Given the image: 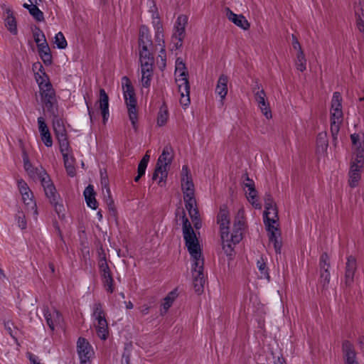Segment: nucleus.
Listing matches in <instances>:
<instances>
[{
	"label": "nucleus",
	"instance_id": "nucleus-1",
	"mask_svg": "<svg viewBox=\"0 0 364 364\" xmlns=\"http://www.w3.org/2000/svg\"><path fill=\"white\" fill-rule=\"evenodd\" d=\"M181 213L183 238L185 240L186 246L188 248L193 261L191 269L193 285L195 291L200 294L203 291L204 284L205 282L203 273V257H202L198 240L189 220L186 217L185 211L182 210Z\"/></svg>",
	"mask_w": 364,
	"mask_h": 364
},
{
	"label": "nucleus",
	"instance_id": "nucleus-2",
	"mask_svg": "<svg viewBox=\"0 0 364 364\" xmlns=\"http://www.w3.org/2000/svg\"><path fill=\"white\" fill-rule=\"evenodd\" d=\"M342 97L338 92L333 93L331 99V133L333 139V144L336 146L338 142V134L341 124L343 120L342 111Z\"/></svg>",
	"mask_w": 364,
	"mask_h": 364
},
{
	"label": "nucleus",
	"instance_id": "nucleus-3",
	"mask_svg": "<svg viewBox=\"0 0 364 364\" xmlns=\"http://www.w3.org/2000/svg\"><path fill=\"white\" fill-rule=\"evenodd\" d=\"M124 98L127 105L129 119L133 128L136 129L137 109L136 98L134 87L129 79L124 76L122 78Z\"/></svg>",
	"mask_w": 364,
	"mask_h": 364
},
{
	"label": "nucleus",
	"instance_id": "nucleus-4",
	"mask_svg": "<svg viewBox=\"0 0 364 364\" xmlns=\"http://www.w3.org/2000/svg\"><path fill=\"white\" fill-rule=\"evenodd\" d=\"M172 148L170 146H166L164 148L162 154L158 159L156 168L153 174L152 179H159L158 183L160 185L164 178L167 177L166 167L171 163L173 159Z\"/></svg>",
	"mask_w": 364,
	"mask_h": 364
},
{
	"label": "nucleus",
	"instance_id": "nucleus-5",
	"mask_svg": "<svg viewBox=\"0 0 364 364\" xmlns=\"http://www.w3.org/2000/svg\"><path fill=\"white\" fill-rule=\"evenodd\" d=\"M40 95L44 108L50 115L58 113V100L52 85L40 89Z\"/></svg>",
	"mask_w": 364,
	"mask_h": 364
},
{
	"label": "nucleus",
	"instance_id": "nucleus-6",
	"mask_svg": "<svg viewBox=\"0 0 364 364\" xmlns=\"http://www.w3.org/2000/svg\"><path fill=\"white\" fill-rule=\"evenodd\" d=\"M188 23V17L186 15H180L176 21L175 32L172 36V42L177 49L182 46L185 37V28Z\"/></svg>",
	"mask_w": 364,
	"mask_h": 364
},
{
	"label": "nucleus",
	"instance_id": "nucleus-7",
	"mask_svg": "<svg viewBox=\"0 0 364 364\" xmlns=\"http://www.w3.org/2000/svg\"><path fill=\"white\" fill-rule=\"evenodd\" d=\"M252 91L254 93L255 100L257 103L258 107L267 119H271L272 117V112L269 102L267 100V96L264 90L262 88L260 89L259 86L256 85Z\"/></svg>",
	"mask_w": 364,
	"mask_h": 364
},
{
	"label": "nucleus",
	"instance_id": "nucleus-8",
	"mask_svg": "<svg viewBox=\"0 0 364 364\" xmlns=\"http://www.w3.org/2000/svg\"><path fill=\"white\" fill-rule=\"evenodd\" d=\"M77 353L80 357V363L86 364L93 355V351L90 343L83 338H80L77 343Z\"/></svg>",
	"mask_w": 364,
	"mask_h": 364
},
{
	"label": "nucleus",
	"instance_id": "nucleus-9",
	"mask_svg": "<svg viewBox=\"0 0 364 364\" xmlns=\"http://www.w3.org/2000/svg\"><path fill=\"white\" fill-rule=\"evenodd\" d=\"M181 188L183 198L194 196V185L189 176L188 168L186 166L182 168Z\"/></svg>",
	"mask_w": 364,
	"mask_h": 364
},
{
	"label": "nucleus",
	"instance_id": "nucleus-10",
	"mask_svg": "<svg viewBox=\"0 0 364 364\" xmlns=\"http://www.w3.org/2000/svg\"><path fill=\"white\" fill-rule=\"evenodd\" d=\"M218 223L220 225V235L225 238L229 234L230 218L229 213L226 210V207L220 208V212L217 217Z\"/></svg>",
	"mask_w": 364,
	"mask_h": 364
},
{
	"label": "nucleus",
	"instance_id": "nucleus-11",
	"mask_svg": "<svg viewBox=\"0 0 364 364\" xmlns=\"http://www.w3.org/2000/svg\"><path fill=\"white\" fill-rule=\"evenodd\" d=\"M33 71L38 70L37 72H35V77L37 83L38 84L39 89L51 85L48 80L47 75L44 72L43 65L40 63H34L33 65Z\"/></svg>",
	"mask_w": 364,
	"mask_h": 364
},
{
	"label": "nucleus",
	"instance_id": "nucleus-12",
	"mask_svg": "<svg viewBox=\"0 0 364 364\" xmlns=\"http://www.w3.org/2000/svg\"><path fill=\"white\" fill-rule=\"evenodd\" d=\"M44 316L49 328L53 331L55 327L60 325L63 321V317L60 313L56 309L49 311L48 309H44Z\"/></svg>",
	"mask_w": 364,
	"mask_h": 364
},
{
	"label": "nucleus",
	"instance_id": "nucleus-13",
	"mask_svg": "<svg viewBox=\"0 0 364 364\" xmlns=\"http://www.w3.org/2000/svg\"><path fill=\"white\" fill-rule=\"evenodd\" d=\"M225 12L228 20L244 30L249 29L250 25L242 15H237L233 13L229 8H225Z\"/></svg>",
	"mask_w": 364,
	"mask_h": 364
},
{
	"label": "nucleus",
	"instance_id": "nucleus-14",
	"mask_svg": "<svg viewBox=\"0 0 364 364\" xmlns=\"http://www.w3.org/2000/svg\"><path fill=\"white\" fill-rule=\"evenodd\" d=\"M357 268L356 260L353 256H349L347 258L346 264V284L350 286L353 282L354 274Z\"/></svg>",
	"mask_w": 364,
	"mask_h": 364
},
{
	"label": "nucleus",
	"instance_id": "nucleus-15",
	"mask_svg": "<svg viewBox=\"0 0 364 364\" xmlns=\"http://www.w3.org/2000/svg\"><path fill=\"white\" fill-rule=\"evenodd\" d=\"M38 124L43 142L46 146L50 147L53 145V140L48 128L42 117L38 118Z\"/></svg>",
	"mask_w": 364,
	"mask_h": 364
},
{
	"label": "nucleus",
	"instance_id": "nucleus-16",
	"mask_svg": "<svg viewBox=\"0 0 364 364\" xmlns=\"http://www.w3.org/2000/svg\"><path fill=\"white\" fill-rule=\"evenodd\" d=\"M342 348L346 364H358L353 346L349 341H344Z\"/></svg>",
	"mask_w": 364,
	"mask_h": 364
},
{
	"label": "nucleus",
	"instance_id": "nucleus-17",
	"mask_svg": "<svg viewBox=\"0 0 364 364\" xmlns=\"http://www.w3.org/2000/svg\"><path fill=\"white\" fill-rule=\"evenodd\" d=\"M44 191L50 203L55 206V210L58 213L61 212L63 209V206L58 203L59 195L56 192L54 185L44 188Z\"/></svg>",
	"mask_w": 364,
	"mask_h": 364
},
{
	"label": "nucleus",
	"instance_id": "nucleus-18",
	"mask_svg": "<svg viewBox=\"0 0 364 364\" xmlns=\"http://www.w3.org/2000/svg\"><path fill=\"white\" fill-rule=\"evenodd\" d=\"M103 117V122L107 120L109 117V97L104 89L100 90V99L97 101Z\"/></svg>",
	"mask_w": 364,
	"mask_h": 364
},
{
	"label": "nucleus",
	"instance_id": "nucleus-19",
	"mask_svg": "<svg viewBox=\"0 0 364 364\" xmlns=\"http://www.w3.org/2000/svg\"><path fill=\"white\" fill-rule=\"evenodd\" d=\"M155 29V41L161 48V53H164L165 42L164 40L163 26L158 17H156L153 21Z\"/></svg>",
	"mask_w": 364,
	"mask_h": 364
},
{
	"label": "nucleus",
	"instance_id": "nucleus-20",
	"mask_svg": "<svg viewBox=\"0 0 364 364\" xmlns=\"http://www.w3.org/2000/svg\"><path fill=\"white\" fill-rule=\"evenodd\" d=\"M139 46V60L141 65L147 63L149 65H153L154 58L151 55L150 49L152 46Z\"/></svg>",
	"mask_w": 364,
	"mask_h": 364
},
{
	"label": "nucleus",
	"instance_id": "nucleus-21",
	"mask_svg": "<svg viewBox=\"0 0 364 364\" xmlns=\"http://www.w3.org/2000/svg\"><path fill=\"white\" fill-rule=\"evenodd\" d=\"M185 205L186 210L188 211V214L192 220L194 221L197 219L198 215V210L196 207V201L194 196L192 197H184Z\"/></svg>",
	"mask_w": 364,
	"mask_h": 364
},
{
	"label": "nucleus",
	"instance_id": "nucleus-22",
	"mask_svg": "<svg viewBox=\"0 0 364 364\" xmlns=\"http://www.w3.org/2000/svg\"><path fill=\"white\" fill-rule=\"evenodd\" d=\"M228 77L225 75H221L218 80L215 92L224 100L228 94Z\"/></svg>",
	"mask_w": 364,
	"mask_h": 364
},
{
	"label": "nucleus",
	"instance_id": "nucleus-23",
	"mask_svg": "<svg viewBox=\"0 0 364 364\" xmlns=\"http://www.w3.org/2000/svg\"><path fill=\"white\" fill-rule=\"evenodd\" d=\"M187 76L188 75L176 76V82L178 87V91L182 96L184 95L188 96V95H190V85Z\"/></svg>",
	"mask_w": 364,
	"mask_h": 364
},
{
	"label": "nucleus",
	"instance_id": "nucleus-24",
	"mask_svg": "<svg viewBox=\"0 0 364 364\" xmlns=\"http://www.w3.org/2000/svg\"><path fill=\"white\" fill-rule=\"evenodd\" d=\"M141 85L144 87H149L151 85V79L152 76V65L147 63L141 65Z\"/></svg>",
	"mask_w": 364,
	"mask_h": 364
},
{
	"label": "nucleus",
	"instance_id": "nucleus-25",
	"mask_svg": "<svg viewBox=\"0 0 364 364\" xmlns=\"http://www.w3.org/2000/svg\"><path fill=\"white\" fill-rule=\"evenodd\" d=\"M6 16L5 18V26L7 29L13 34H17V26H16V21L15 17L14 16V13L10 9H7L6 10Z\"/></svg>",
	"mask_w": 364,
	"mask_h": 364
},
{
	"label": "nucleus",
	"instance_id": "nucleus-26",
	"mask_svg": "<svg viewBox=\"0 0 364 364\" xmlns=\"http://www.w3.org/2000/svg\"><path fill=\"white\" fill-rule=\"evenodd\" d=\"M95 196V193L92 186L89 185L84 191V196L87 205L92 209H96L97 205Z\"/></svg>",
	"mask_w": 364,
	"mask_h": 364
},
{
	"label": "nucleus",
	"instance_id": "nucleus-27",
	"mask_svg": "<svg viewBox=\"0 0 364 364\" xmlns=\"http://www.w3.org/2000/svg\"><path fill=\"white\" fill-rule=\"evenodd\" d=\"M350 139L353 147L355 149L356 155L358 157H363L364 153V141L360 136L357 134H353L350 135Z\"/></svg>",
	"mask_w": 364,
	"mask_h": 364
},
{
	"label": "nucleus",
	"instance_id": "nucleus-28",
	"mask_svg": "<svg viewBox=\"0 0 364 364\" xmlns=\"http://www.w3.org/2000/svg\"><path fill=\"white\" fill-rule=\"evenodd\" d=\"M41 58L46 65H50L52 63V55L48 43L44 45H39L38 48Z\"/></svg>",
	"mask_w": 364,
	"mask_h": 364
},
{
	"label": "nucleus",
	"instance_id": "nucleus-29",
	"mask_svg": "<svg viewBox=\"0 0 364 364\" xmlns=\"http://www.w3.org/2000/svg\"><path fill=\"white\" fill-rule=\"evenodd\" d=\"M22 200L25 205L28 206V208H31V212L32 213L33 217L36 218V215H38L36 203L33 199V193L31 191L26 193V195L22 196Z\"/></svg>",
	"mask_w": 364,
	"mask_h": 364
},
{
	"label": "nucleus",
	"instance_id": "nucleus-30",
	"mask_svg": "<svg viewBox=\"0 0 364 364\" xmlns=\"http://www.w3.org/2000/svg\"><path fill=\"white\" fill-rule=\"evenodd\" d=\"M153 46L149 34V29L145 26H141L139 29V46Z\"/></svg>",
	"mask_w": 364,
	"mask_h": 364
},
{
	"label": "nucleus",
	"instance_id": "nucleus-31",
	"mask_svg": "<svg viewBox=\"0 0 364 364\" xmlns=\"http://www.w3.org/2000/svg\"><path fill=\"white\" fill-rule=\"evenodd\" d=\"M95 327L97 331V334L102 340H106L109 336V328L107 321H102L100 323H96Z\"/></svg>",
	"mask_w": 364,
	"mask_h": 364
},
{
	"label": "nucleus",
	"instance_id": "nucleus-32",
	"mask_svg": "<svg viewBox=\"0 0 364 364\" xmlns=\"http://www.w3.org/2000/svg\"><path fill=\"white\" fill-rule=\"evenodd\" d=\"M264 223L265 225L274 224L276 223L277 218V208H272L271 209H265L264 212Z\"/></svg>",
	"mask_w": 364,
	"mask_h": 364
},
{
	"label": "nucleus",
	"instance_id": "nucleus-33",
	"mask_svg": "<svg viewBox=\"0 0 364 364\" xmlns=\"http://www.w3.org/2000/svg\"><path fill=\"white\" fill-rule=\"evenodd\" d=\"M245 226V210L244 208H240L235 218L233 228L243 230Z\"/></svg>",
	"mask_w": 364,
	"mask_h": 364
},
{
	"label": "nucleus",
	"instance_id": "nucleus-34",
	"mask_svg": "<svg viewBox=\"0 0 364 364\" xmlns=\"http://www.w3.org/2000/svg\"><path fill=\"white\" fill-rule=\"evenodd\" d=\"M245 226V210L244 208H240L235 218L233 228L243 230Z\"/></svg>",
	"mask_w": 364,
	"mask_h": 364
},
{
	"label": "nucleus",
	"instance_id": "nucleus-35",
	"mask_svg": "<svg viewBox=\"0 0 364 364\" xmlns=\"http://www.w3.org/2000/svg\"><path fill=\"white\" fill-rule=\"evenodd\" d=\"M168 118V107L165 104H163L160 107L157 117V124L159 126H164L166 124Z\"/></svg>",
	"mask_w": 364,
	"mask_h": 364
},
{
	"label": "nucleus",
	"instance_id": "nucleus-36",
	"mask_svg": "<svg viewBox=\"0 0 364 364\" xmlns=\"http://www.w3.org/2000/svg\"><path fill=\"white\" fill-rule=\"evenodd\" d=\"M176 298V292L171 291L164 299V302L161 305L162 309H161V314H164L167 312L168 309L171 306L174 299Z\"/></svg>",
	"mask_w": 364,
	"mask_h": 364
},
{
	"label": "nucleus",
	"instance_id": "nucleus-37",
	"mask_svg": "<svg viewBox=\"0 0 364 364\" xmlns=\"http://www.w3.org/2000/svg\"><path fill=\"white\" fill-rule=\"evenodd\" d=\"M245 193L248 201L251 203L255 208H260L261 205L257 200V191L255 188L250 190H245Z\"/></svg>",
	"mask_w": 364,
	"mask_h": 364
},
{
	"label": "nucleus",
	"instance_id": "nucleus-38",
	"mask_svg": "<svg viewBox=\"0 0 364 364\" xmlns=\"http://www.w3.org/2000/svg\"><path fill=\"white\" fill-rule=\"evenodd\" d=\"M23 164L24 168L28 173V175L32 178H36V176H38V172L39 171L40 168L33 167L26 154H23Z\"/></svg>",
	"mask_w": 364,
	"mask_h": 364
},
{
	"label": "nucleus",
	"instance_id": "nucleus-39",
	"mask_svg": "<svg viewBox=\"0 0 364 364\" xmlns=\"http://www.w3.org/2000/svg\"><path fill=\"white\" fill-rule=\"evenodd\" d=\"M36 177L41 181L43 188L53 185L49 176L46 173L45 170L42 167L38 172V176Z\"/></svg>",
	"mask_w": 364,
	"mask_h": 364
},
{
	"label": "nucleus",
	"instance_id": "nucleus-40",
	"mask_svg": "<svg viewBox=\"0 0 364 364\" xmlns=\"http://www.w3.org/2000/svg\"><path fill=\"white\" fill-rule=\"evenodd\" d=\"M64 164L68 174L73 177L75 175V169L73 166V158L69 155L63 156Z\"/></svg>",
	"mask_w": 364,
	"mask_h": 364
},
{
	"label": "nucleus",
	"instance_id": "nucleus-41",
	"mask_svg": "<svg viewBox=\"0 0 364 364\" xmlns=\"http://www.w3.org/2000/svg\"><path fill=\"white\" fill-rule=\"evenodd\" d=\"M316 144L319 149L322 151H326L328 144L327 140V134L326 132H321L318 134Z\"/></svg>",
	"mask_w": 364,
	"mask_h": 364
},
{
	"label": "nucleus",
	"instance_id": "nucleus-42",
	"mask_svg": "<svg viewBox=\"0 0 364 364\" xmlns=\"http://www.w3.org/2000/svg\"><path fill=\"white\" fill-rule=\"evenodd\" d=\"M223 249L225 253L228 256H232L233 252V244L230 239V235L228 234L225 238L221 237Z\"/></svg>",
	"mask_w": 364,
	"mask_h": 364
},
{
	"label": "nucleus",
	"instance_id": "nucleus-43",
	"mask_svg": "<svg viewBox=\"0 0 364 364\" xmlns=\"http://www.w3.org/2000/svg\"><path fill=\"white\" fill-rule=\"evenodd\" d=\"M306 59L305 58V55L303 51H300V53H297L296 59L295 61V65L297 68L301 72H303L306 70Z\"/></svg>",
	"mask_w": 364,
	"mask_h": 364
},
{
	"label": "nucleus",
	"instance_id": "nucleus-44",
	"mask_svg": "<svg viewBox=\"0 0 364 364\" xmlns=\"http://www.w3.org/2000/svg\"><path fill=\"white\" fill-rule=\"evenodd\" d=\"M356 26L358 29L364 33V16L362 9L355 11Z\"/></svg>",
	"mask_w": 364,
	"mask_h": 364
},
{
	"label": "nucleus",
	"instance_id": "nucleus-45",
	"mask_svg": "<svg viewBox=\"0 0 364 364\" xmlns=\"http://www.w3.org/2000/svg\"><path fill=\"white\" fill-rule=\"evenodd\" d=\"M33 38H34L35 42L37 44L38 48L39 47V45H44L46 43H47L44 33L39 28L36 29L35 31L33 32Z\"/></svg>",
	"mask_w": 364,
	"mask_h": 364
},
{
	"label": "nucleus",
	"instance_id": "nucleus-46",
	"mask_svg": "<svg viewBox=\"0 0 364 364\" xmlns=\"http://www.w3.org/2000/svg\"><path fill=\"white\" fill-rule=\"evenodd\" d=\"M175 75L176 76L188 75L185 63L179 58H178L176 62Z\"/></svg>",
	"mask_w": 364,
	"mask_h": 364
},
{
	"label": "nucleus",
	"instance_id": "nucleus-47",
	"mask_svg": "<svg viewBox=\"0 0 364 364\" xmlns=\"http://www.w3.org/2000/svg\"><path fill=\"white\" fill-rule=\"evenodd\" d=\"M257 266L260 272V274H261L260 277H264V278H267V279H269V274L267 272L266 262L262 257H260V259L257 260Z\"/></svg>",
	"mask_w": 364,
	"mask_h": 364
},
{
	"label": "nucleus",
	"instance_id": "nucleus-48",
	"mask_svg": "<svg viewBox=\"0 0 364 364\" xmlns=\"http://www.w3.org/2000/svg\"><path fill=\"white\" fill-rule=\"evenodd\" d=\"M243 230L233 228L232 232L230 236V239L233 245L239 243L242 239Z\"/></svg>",
	"mask_w": 364,
	"mask_h": 364
},
{
	"label": "nucleus",
	"instance_id": "nucleus-49",
	"mask_svg": "<svg viewBox=\"0 0 364 364\" xmlns=\"http://www.w3.org/2000/svg\"><path fill=\"white\" fill-rule=\"evenodd\" d=\"M265 225L269 232V241L272 240L273 239L280 237V232L278 228L274 225V224H269Z\"/></svg>",
	"mask_w": 364,
	"mask_h": 364
},
{
	"label": "nucleus",
	"instance_id": "nucleus-50",
	"mask_svg": "<svg viewBox=\"0 0 364 364\" xmlns=\"http://www.w3.org/2000/svg\"><path fill=\"white\" fill-rule=\"evenodd\" d=\"M30 14L38 21L44 20L43 13L36 5L31 6Z\"/></svg>",
	"mask_w": 364,
	"mask_h": 364
},
{
	"label": "nucleus",
	"instance_id": "nucleus-51",
	"mask_svg": "<svg viewBox=\"0 0 364 364\" xmlns=\"http://www.w3.org/2000/svg\"><path fill=\"white\" fill-rule=\"evenodd\" d=\"M102 277L103 283H104V285H105V287L107 291H108L109 293H112L114 291V287H113V279L112 277L111 274L103 275Z\"/></svg>",
	"mask_w": 364,
	"mask_h": 364
},
{
	"label": "nucleus",
	"instance_id": "nucleus-52",
	"mask_svg": "<svg viewBox=\"0 0 364 364\" xmlns=\"http://www.w3.org/2000/svg\"><path fill=\"white\" fill-rule=\"evenodd\" d=\"M54 42L60 49L65 48L67 46V41L62 32H58L55 35Z\"/></svg>",
	"mask_w": 364,
	"mask_h": 364
},
{
	"label": "nucleus",
	"instance_id": "nucleus-53",
	"mask_svg": "<svg viewBox=\"0 0 364 364\" xmlns=\"http://www.w3.org/2000/svg\"><path fill=\"white\" fill-rule=\"evenodd\" d=\"M58 141L60 149V151H61L63 156L68 155L70 146H69V142L68 140V136L63 138V139H58Z\"/></svg>",
	"mask_w": 364,
	"mask_h": 364
},
{
	"label": "nucleus",
	"instance_id": "nucleus-54",
	"mask_svg": "<svg viewBox=\"0 0 364 364\" xmlns=\"http://www.w3.org/2000/svg\"><path fill=\"white\" fill-rule=\"evenodd\" d=\"M4 327L9 335L13 338H16V336L18 332V329L14 326L12 321L8 320L4 321Z\"/></svg>",
	"mask_w": 364,
	"mask_h": 364
},
{
	"label": "nucleus",
	"instance_id": "nucleus-55",
	"mask_svg": "<svg viewBox=\"0 0 364 364\" xmlns=\"http://www.w3.org/2000/svg\"><path fill=\"white\" fill-rule=\"evenodd\" d=\"M242 181L244 189L250 190L255 188L254 181L249 178L247 173L242 174Z\"/></svg>",
	"mask_w": 364,
	"mask_h": 364
},
{
	"label": "nucleus",
	"instance_id": "nucleus-56",
	"mask_svg": "<svg viewBox=\"0 0 364 364\" xmlns=\"http://www.w3.org/2000/svg\"><path fill=\"white\" fill-rule=\"evenodd\" d=\"M99 267L102 276L111 274L108 264L105 257H102L99 262Z\"/></svg>",
	"mask_w": 364,
	"mask_h": 364
},
{
	"label": "nucleus",
	"instance_id": "nucleus-57",
	"mask_svg": "<svg viewBox=\"0 0 364 364\" xmlns=\"http://www.w3.org/2000/svg\"><path fill=\"white\" fill-rule=\"evenodd\" d=\"M349 185L351 187H355L358 185L360 180V173L349 172Z\"/></svg>",
	"mask_w": 364,
	"mask_h": 364
},
{
	"label": "nucleus",
	"instance_id": "nucleus-58",
	"mask_svg": "<svg viewBox=\"0 0 364 364\" xmlns=\"http://www.w3.org/2000/svg\"><path fill=\"white\" fill-rule=\"evenodd\" d=\"M321 282L323 286L328 284L330 282V273L328 272V268L324 269H321Z\"/></svg>",
	"mask_w": 364,
	"mask_h": 364
},
{
	"label": "nucleus",
	"instance_id": "nucleus-59",
	"mask_svg": "<svg viewBox=\"0 0 364 364\" xmlns=\"http://www.w3.org/2000/svg\"><path fill=\"white\" fill-rule=\"evenodd\" d=\"M18 188L20 193L21 194V196L31 191L27 183L22 179L18 180Z\"/></svg>",
	"mask_w": 364,
	"mask_h": 364
},
{
	"label": "nucleus",
	"instance_id": "nucleus-60",
	"mask_svg": "<svg viewBox=\"0 0 364 364\" xmlns=\"http://www.w3.org/2000/svg\"><path fill=\"white\" fill-rule=\"evenodd\" d=\"M264 208L265 209L276 208L275 203L270 194L267 193L264 196Z\"/></svg>",
	"mask_w": 364,
	"mask_h": 364
},
{
	"label": "nucleus",
	"instance_id": "nucleus-61",
	"mask_svg": "<svg viewBox=\"0 0 364 364\" xmlns=\"http://www.w3.org/2000/svg\"><path fill=\"white\" fill-rule=\"evenodd\" d=\"M58 113L55 115H52L53 117V130L59 129L63 127H65L63 120L58 117Z\"/></svg>",
	"mask_w": 364,
	"mask_h": 364
},
{
	"label": "nucleus",
	"instance_id": "nucleus-62",
	"mask_svg": "<svg viewBox=\"0 0 364 364\" xmlns=\"http://www.w3.org/2000/svg\"><path fill=\"white\" fill-rule=\"evenodd\" d=\"M362 158L363 157H358L355 159V162H353V164L351 165L350 167V172L354 173H360V169L362 166Z\"/></svg>",
	"mask_w": 364,
	"mask_h": 364
},
{
	"label": "nucleus",
	"instance_id": "nucleus-63",
	"mask_svg": "<svg viewBox=\"0 0 364 364\" xmlns=\"http://www.w3.org/2000/svg\"><path fill=\"white\" fill-rule=\"evenodd\" d=\"M16 219L18 220L19 228L22 230L26 229L27 227V223L24 213H18V215H16Z\"/></svg>",
	"mask_w": 364,
	"mask_h": 364
},
{
	"label": "nucleus",
	"instance_id": "nucleus-64",
	"mask_svg": "<svg viewBox=\"0 0 364 364\" xmlns=\"http://www.w3.org/2000/svg\"><path fill=\"white\" fill-rule=\"evenodd\" d=\"M92 316H97V315L105 314L100 302H96L94 304L92 307Z\"/></svg>",
	"mask_w": 364,
	"mask_h": 364
}]
</instances>
